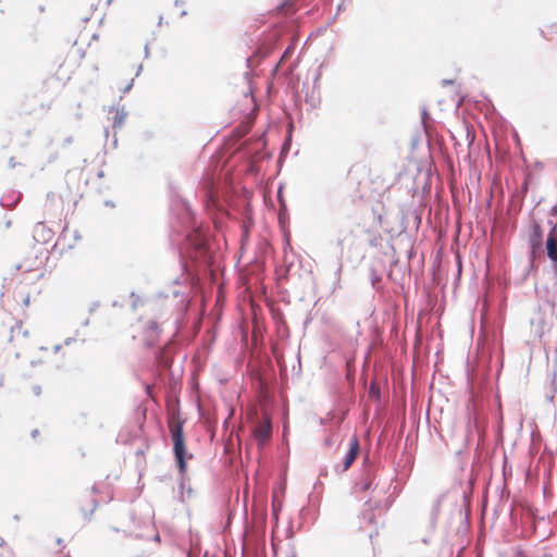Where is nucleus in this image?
<instances>
[{"label": "nucleus", "instance_id": "1", "mask_svg": "<svg viewBox=\"0 0 557 557\" xmlns=\"http://www.w3.org/2000/svg\"><path fill=\"white\" fill-rule=\"evenodd\" d=\"M172 438L174 443V453L181 471L185 469V447L183 441L182 426L177 425L172 430Z\"/></svg>", "mask_w": 557, "mask_h": 557}, {"label": "nucleus", "instance_id": "3", "mask_svg": "<svg viewBox=\"0 0 557 557\" xmlns=\"http://www.w3.org/2000/svg\"><path fill=\"white\" fill-rule=\"evenodd\" d=\"M555 228L556 226L553 227L546 240L547 255L553 261H557V237Z\"/></svg>", "mask_w": 557, "mask_h": 557}, {"label": "nucleus", "instance_id": "2", "mask_svg": "<svg viewBox=\"0 0 557 557\" xmlns=\"http://www.w3.org/2000/svg\"><path fill=\"white\" fill-rule=\"evenodd\" d=\"M253 435H255L256 441L259 443V445L264 444L271 435L270 421L268 419H265L258 426H256Z\"/></svg>", "mask_w": 557, "mask_h": 557}, {"label": "nucleus", "instance_id": "6", "mask_svg": "<svg viewBox=\"0 0 557 557\" xmlns=\"http://www.w3.org/2000/svg\"><path fill=\"white\" fill-rule=\"evenodd\" d=\"M553 212L557 214V206L553 208Z\"/></svg>", "mask_w": 557, "mask_h": 557}, {"label": "nucleus", "instance_id": "5", "mask_svg": "<svg viewBox=\"0 0 557 557\" xmlns=\"http://www.w3.org/2000/svg\"><path fill=\"white\" fill-rule=\"evenodd\" d=\"M125 117H126V113L124 112V110L116 109L114 111V122H113L114 125L122 126Z\"/></svg>", "mask_w": 557, "mask_h": 557}, {"label": "nucleus", "instance_id": "4", "mask_svg": "<svg viewBox=\"0 0 557 557\" xmlns=\"http://www.w3.org/2000/svg\"><path fill=\"white\" fill-rule=\"evenodd\" d=\"M358 449H359L358 441H357V438L354 437L350 442V447H349V450L345 458L344 469H348L350 467V465L354 462V460L357 457Z\"/></svg>", "mask_w": 557, "mask_h": 557}]
</instances>
